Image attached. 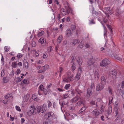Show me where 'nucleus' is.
I'll use <instances>...</instances> for the list:
<instances>
[{"mask_svg":"<svg viewBox=\"0 0 124 124\" xmlns=\"http://www.w3.org/2000/svg\"><path fill=\"white\" fill-rule=\"evenodd\" d=\"M64 5L66 9V13L65 15L69 14L70 13L72 15H74L73 10L70 7V5L67 1L64 2Z\"/></svg>","mask_w":124,"mask_h":124,"instance_id":"1","label":"nucleus"},{"mask_svg":"<svg viewBox=\"0 0 124 124\" xmlns=\"http://www.w3.org/2000/svg\"><path fill=\"white\" fill-rule=\"evenodd\" d=\"M95 85L93 83H92L87 90L86 95L88 97L90 96L93 93V91L95 88Z\"/></svg>","mask_w":124,"mask_h":124,"instance_id":"2","label":"nucleus"},{"mask_svg":"<svg viewBox=\"0 0 124 124\" xmlns=\"http://www.w3.org/2000/svg\"><path fill=\"white\" fill-rule=\"evenodd\" d=\"M47 105L46 104H44L43 106L41 107V106H38L37 107V111H35L36 112L39 113L40 112L43 113L45 112L47 109Z\"/></svg>","mask_w":124,"mask_h":124,"instance_id":"3","label":"nucleus"},{"mask_svg":"<svg viewBox=\"0 0 124 124\" xmlns=\"http://www.w3.org/2000/svg\"><path fill=\"white\" fill-rule=\"evenodd\" d=\"M111 62L109 58H106L102 60L100 63V65L101 67H105L110 64Z\"/></svg>","mask_w":124,"mask_h":124,"instance_id":"4","label":"nucleus"},{"mask_svg":"<svg viewBox=\"0 0 124 124\" xmlns=\"http://www.w3.org/2000/svg\"><path fill=\"white\" fill-rule=\"evenodd\" d=\"M37 111V109H35V107L34 106L32 105L31 106L30 110L28 111V112L30 113V114H35L38 113L36 112L35 111Z\"/></svg>","mask_w":124,"mask_h":124,"instance_id":"5","label":"nucleus"},{"mask_svg":"<svg viewBox=\"0 0 124 124\" xmlns=\"http://www.w3.org/2000/svg\"><path fill=\"white\" fill-rule=\"evenodd\" d=\"M73 76L72 75H69L67 78H64L63 79V81L66 82H69L72 80Z\"/></svg>","mask_w":124,"mask_h":124,"instance_id":"6","label":"nucleus"},{"mask_svg":"<svg viewBox=\"0 0 124 124\" xmlns=\"http://www.w3.org/2000/svg\"><path fill=\"white\" fill-rule=\"evenodd\" d=\"M92 114L95 117V118L98 117V115L100 114L98 110L96 109L94 110L92 112Z\"/></svg>","mask_w":124,"mask_h":124,"instance_id":"7","label":"nucleus"},{"mask_svg":"<svg viewBox=\"0 0 124 124\" xmlns=\"http://www.w3.org/2000/svg\"><path fill=\"white\" fill-rule=\"evenodd\" d=\"M54 114L52 112L46 113L44 115L45 117L46 118H48L51 117L53 116Z\"/></svg>","mask_w":124,"mask_h":124,"instance_id":"8","label":"nucleus"},{"mask_svg":"<svg viewBox=\"0 0 124 124\" xmlns=\"http://www.w3.org/2000/svg\"><path fill=\"white\" fill-rule=\"evenodd\" d=\"M104 85L101 84H97L96 86V90L98 91H101L103 88Z\"/></svg>","mask_w":124,"mask_h":124,"instance_id":"9","label":"nucleus"},{"mask_svg":"<svg viewBox=\"0 0 124 124\" xmlns=\"http://www.w3.org/2000/svg\"><path fill=\"white\" fill-rule=\"evenodd\" d=\"M94 62L93 58H91L88 61L87 64L88 65L91 66L93 65Z\"/></svg>","mask_w":124,"mask_h":124,"instance_id":"10","label":"nucleus"},{"mask_svg":"<svg viewBox=\"0 0 124 124\" xmlns=\"http://www.w3.org/2000/svg\"><path fill=\"white\" fill-rule=\"evenodd\" d=\"M90 104L92 106L95 105L96 107H98L99 105L98 102V101H97V102L96 103L95 101L92 100L90 102Z\"/></svg>","mask_w":124,"mask_h":124,"instance_id":"11","label":"nucleus"},{"mask_svg":"<svg viewBox=\"0 0 124 124\" xmlns=\"http://www.w3.org/2000/svg\"><path fill=\"white\" fill-rule=\"evenodd\" d=\"M118 89L120 90H121V88H124V81L119 83L118 85Z\"/></svg>","mask_w":124,"mask_h":124,"instance_id":"12","label":"nucleus"},{"mask_svg":"<svg viewBox=\"0 0 124 124\" xmlns=\"http://www.w3.org/2000/svg\"><path fill=\"white\" fill-rule=\"evenodd\" d=\"M116 72L115 70H113L112 71L110 72V76H112V77H116Z\"/></svg>","mask_w":124,"mask_h":124,"instance_id":"13","label":"nucleus"},{"mask_svg":"<svg viewBox=\"0 0 124 124\" xmlns=\"http://www.w3.org/2000/svg\"><path fill=\"white\" fill-rule=\"evenodd\" d=\"M106 79L105 77L104 76H102L101 78V84L102 85H105L106 84Z\"/></svg>","mask_w":124,"mask_h":124,"instance_id":"14","label":"nucleus"},{"mask_svg":"<svg viewBox=\"0 0 124 124\" xmlns=\"http://www.w3.org/2000/svg\"><path fill=\"white\" fill-rule=\"evenodd\" d=\"M66 35L67 37H69L70 36L72 32L71 31L70 29H68L66 31Z\"/></svg>","mask_w":124,"mask_h":124,"instance_id":"15","label":"nucleus"},{"mask_svg":"<svg viewBox=\"0 0 124 124\" xmlns=\"http://www.w3.org/2000/svg\"><path fill=\"white\" fill-rule=\"evenodd\" d=\"M112 111V108L111 107H108L107 111L106 116H108L111 113Z\"/></svg>","mask_w":124,"mask_h":124,"instance_id":"16","label":"nucleus"},{"mask_svg":"<svg viewBox=\"0 0 124 124\" xmlns=\"http://www.w3.org/2000/svg\"><path fill=\"white\" fill-rule=\"evenodd\" d=\"M79 97L77 96L75 97L71 100V102L72 103H75L78 100Z\"/></svg>","mask_w":124,"mask_h":124,"instance_id":"17","label":"nucleus"},{"mask_svg":"<svg viewBox=\"0 0 124 124\" xmlns=\"http://www.w3.org/2000/svg\"><path fill=\"white\" fill-rule=\"evenodd\" d=\"M80 42V40L78 39H73L72 43L73 44V45H75L76 44H78Z\"/></svg>","mask_w":124,"mask_h":124,"instance_id":"18","label":"nucleus"},{"mask_svg":"<svg viewBox=\"0 0 124 124\" xmlns=\"http://www.w3.org/2000/svg\"><path fill=\"white\" fill-rule=\"evenodd\" d=\"M109 93L111 95L112 94L113 91L112 90L111 87L110 86H109L108 88Z\"/></svg>","mask_w":124,"mask_h":124,"instance_id":"19","label":"nucleus"},{"mask_svg":"<svg viewBox=\"0 0 124 124\" xmlns=\"http://www.w3.org/2000/svg\"><path fill=\"white\" fill-rule=\"evenodd\" d=\"M99 73V71L98 70H96L94 73V76L95 78H96L97 77H98V75Z\"/></svg>","mask_w":124,"mask_h":124,"instance_id":"20","label":"nucleus"},{"mask_svg":"<svg viewBox=\"0 0 124 124\" xmlns=\"http://www.w3.org/2000/svg\"><path fill=\"white\" fill-rule=\"evenodd\" d=\"M62 35H60L59 36L57 39V41L59 43H60L61 42V41L62 39Z\"/></svg>","mask_w":124,"mask_h":124,"instance_id":"21","label":"nucleus"},{"mask_svg":"<svg viewBox=\"0 0 124 124\" xmlns=\"http://www.w3.org/2000/svg\"><path fill=\"white\" fill-rule=\"evenodd\" d=\"M32 97L33 99H34V100L37 101L39 100V99L37 98L36 94H35L33 95Z\"/></svg>","mask_w":124,"mask_h":124,"instance_id":"22","label":"nucleus"},{"mask_svg":"<svg viewBox=\"0 0 124 124\" xmlns=\"http://www.w3.org/2000/svg\"><path fill=\"white\" fill-rule=\"evenodd\" d=\"M29 97L30 95L29 94L27 95L24 98V101L26 102L29 99Z\"/></svg>","mask_w":124,"mask_h":124,"instance_id":"23","label":"nucleus"},{"mask_svg":"<svg viewBox=\"0 0 124 124\" xmlns=\"http://www.w3.org/2000/svg\"><path fill=\"white\" fill-rule=\"evenodd\" d=\"M17 65V64L16 62H13L11 66L14 68H16Z\"/></svg>","mask_w":124,"mask_h":124,"instance_id":"24","label":"nucleus"},{"mask_svg":"<svg viewBox=\"0 0 124 124\" xmlns=\"http://www.w3.org/2000/svg\"><path fill=\"white\" fill-rule=\"evenodd\" d=\"M86 108L85 106L82 107L79 110V113H81L85 111L86 109Z\"/></svg>","mask_w":124,"mask_h":124,"instance_id":"25","label":"nucleus"},{"mask_svg":"<svg viewBox=\"0 0 124 124\" xmlns=\"http://www.w3.org/2000/svg\"><path fill=\"white\" fill-rule=\"evenodd\" d=\"M82 67L81 66H79L78 69V71L77 73L79 74H81L82 71Z\"/></svg>","mask_w":124,"mask_h":124,"instance_id":"26","label":"nucleus"},{"mask_svg":"<svg viewBox=\"0 0 124 124\" xmlns=\"http://www.w3.org/2000/svg\"><path fill=\"white\" fill-rule=\"evenodd\" d=\"M24 63L23 64L24 66V67L26 69H27L28 68V62L26 61H25V62L24 61Z\"/></svg>","mask_w":124,"mask_h":124,"instance_id":"27","label":"nucleus"},{"mask_svg":"<svg viewBox=\"0 0 124 124\" xmlns=\"http://www.w3.org/2000/svg\"><path fill=\"white\" fill-rule=\"evenodd\" d=\"M81 74H79L77 73L76 75V79L77 80H78L80 78V76Z\"/></svg>","mask_w":124,"mask_h":124,"instance_id":"28","label":"nucleus"},{"mask_svg":"<svg viewBox=\"0 0 124 124\" xmlns=\"http://www.w3.org/2000/svg\"><path fill=\"white\" fill-rule=\"evenodd\" d=\"M83 42L82 41H81L80 42V44L78 45V47L81 49L83 47Z\"/></svg>","mask_w":124,"mask_h":124,"instance_id":"29","label":"nucleus"},{"mask_svg":"<svg viewBox=\"0 0 124 124\" xmlns=\"http://www.w3.org/2000/svg\"><path fill=\"white\" fill-rule=\"evenodd\" d=\"M76 65L73 62L72 65V66L71 68L72 71H73L76 69Z\"/></svg>","mask_w":124,"mask_h":124,"instance_id":"30","label":"nucleus"},{"mask_svg":"<svg viewBox=\"0 0 124 124\" xmlns=\"http://www.w3.org/2000/svg\"><path fill=\"white\" fill-rule=\"evenodd\" d=\"M83 102L81 101H78L77 102V103L75 105L76 106L80 105Z\"/></svg>","mask_w":124,"mask_h":124,"instance_id":"31","label":"nucleus"},{"mask_svg":"<svg viewBox=\"0 0 124 124\" xmlns=\"http://www.w3.org/2000/svg\"><path fill=\"white\" fill-rule=\"evenodd\" d=\"M119 108V107L117 108H115V114H116V115H115L116 116H117L118 114V112Z\"/></svg>","mask_w":124,"mask_h":124,"instance_id":"32","label":"nucleus"},{"mask_svg":"<svg viewBox=\"0 0 124 124\" xmlns=\"http://www.w3.org/2000/svg\"><path fill=\"white\" fill-rule=\"evenodd\" d=\"M39 89L40 91V90L42 91H43V90L45 89L43 87V86L42 85H40L39 87Z\"/></svg>","mask_w":124,"mask_h":124,"instance_id":"33","label":"nucleus"},{"mask_svg":"<svg viewBox=\"0 0 124 124\" xmlns=\"http://www.w3.org/2000/svg\"><path fill=\"white\" fill-rule=\"evenodd\" d=\"M70 27L72 31H73L76 28V26L74 25H71Z\"/></svg>","mask_w":124,"mask_h":124,"instance_id":"34","label":"nucleus"},{"mask_svg":"<svg viewBox=\"0 0 124 124\" xmlns=\"http://www.w3.org/2000/svg\"><path fill=\"white\" fill-rule=\"evenodd\" d=\"M29 81L27 79H24L23 81V83L27 84L29 83Z\"/></svg>","mask_w":124,"mask_h":124,"instance_id":"35","label":"nucleus"},{"mask_svg":"<svg viewBox=\"0 0 124 124\" xmlns=\"http://www.w3.org/2000/svg\"><path fill=\"white\" fill-rule=\"evenodd\" d=\"M104 107L102 105H101V110L100 111L101 112L104 111Z\"/></svg>","mask_w":124,"mask_h":124,"instance_id":"36","label":"nucleus"},{"mask_svg":"<svg viewBox=\"0 0 124 124\" xmlns=\"http://www.w3.org/2000/svg\"><path fill=\"white\" fill-rule=\"evenodd\" d=\"M44 31H42L38 33V37H40L42 36L43 34L44 33Z\"/></svg>","mask_w":124,"mask_h":124,"instance_id":"37","label":"nucleus"},{"mask_svg":"<svg viewBox=\"0 0 124 124\" xmlns=\"http://www.w3.org/2000/svg\"><path fill=\"white\" fill-rule=\"evenodd\" d=\"M8 78L7 77H4L3 78V82L4 83H6L7 82V80Z\"/></svg>","mask_w":124,"mask_h":124,"instance_id":"38","label":"nucleus"},{"mask_svg":"<svg viewBox=\"0 0 124 124\" xmlns=\"http://www.w3.org/2000/svg\"><path fill=\"white\" fill-rule=\"evenodd\" d=\"M70 86V84H66L64 87V88L66 90L68 89Z\"/></svg>","mask_w":124,"mask_h":124,"instance_id":"39","label":"nucleus"},{"mask_svg":"<svg viewBox=\"0 0 124 124\" xmlns=\"http://www.w3.org/2000/svg\"><path fill=\"white\" fill-rule=\"evenodd\" d=\"M39 41L40 43L42 44L44 43V39L42 38H41L40 39H39Z\"/></svg>","mask_w":124,"mask_h":124,"instance_id":"40","label":"nucleus"},{"mask_svg":"<svg viewBox=\"0 0 124 124\" xmlns=\"http://www.w3.org/2000/svg\"><path fill=\"white\" fill-rule=\"evenodd\" d=\"M120 120L119 117L117 116V117L115 119V123L118 122Z\"/></svg>","mask_w":124,"mask_h":124,"instance_id":"41","label":"nucleus"},{"mask_svg":"<svg viewBox=\"0 0 124 124\" xmlns=\"http://www.w3.org/2000/svg\"><path fill=\"white\" fill-rule=\"evenodd\" d=\"M77 64L79 65V66H80L82 65V63L80 61L79 59H78V60H77Z\"/></svg>","mask_w":124,"mask_h":124,"instance_id":"42","label":"nucleus"},{"mask_svg":"<svg viewBox=\"0 0 124 124\" xmlns=\"http://www.w3.org/2000/svg\"><path fill=\"white\" fill-rule=\"evenodd\" d=\"M95 23L93 19H92L91 20L89 21V24H95Z\"/></svg>","mask_w":124,"mask_h":124,"instance_id":"43","label":"nucleus"},{"mask_svg":"<svg viewBox=\"0 0 124 124\" xmlns=\"http://www.w3.org/2000/svg\"><path fill=\"white\" fill-rule=\"evenodd\" d=\"M105 10L106 12L108 13V12L110 11V8L109 7H106L105 8Z\"/></svg>","mask_w":124,"mask_h":124,"instance_id":"44","label":"nucleus"},{"mask_svg":"<svg viewBox=\"0 0 124 124\" xmlns=\"http://www.w3.org/2000/svg\"><path fill=\"white\" fill-rule=\"evenodd\" d=\"M16 108L17 110L19 111H20L21 110L20 107L17 106H16Z\"/></svg>","mask_w":124,"mask_h":124,"instance_id":"45","label":"nucleus"},{"mask_svg":"<svg viewBox=\"0 0 124 124\" xmlns=\"http://www.w3.org/2000/svg\"><path fill=\"white\" fill-rule=\"evenodd\" d=\"M76 91L78 93V94H81V93H82L81 91L78 89H76Z\"/></svg>","mask_w":124,"mask_h":124,"instance_id":"46","label":"nucleus"},{"mask_svg":"<svg viewBox=\"0 0 124 124\" xmlns=\"http://www.w3.org/2000/svg\"><path fill=\"white\" fill-rule=\"evenodd\" d=\"M16 82L17 83L20 82L22 80L20 77H17L16 78Z\"/></svg>","mask_w":124,"mask_h":124,"instance_id":"47","label":"nucleus"},{"mask_svg":"<svg viewBox=\"0 0 124 124\" xmlns=\"http://www.w3.org/2000/svg\"><path fill=\"white\" fill-rule=\"evenodd\" d=\"M43 67L45 69H47L49 68V66L47 65H46L45 66H43Z\"/></svg>","mask_w":124,"mask_h":124,"instance_id":"48","label":"nucleus"},{"mask_svg":"<svg viewBox=\"0 0 124 124\" xmlns=\"http://www.w3.org/2000/svg\"><path fill=\"white\" fill-rule=\"evenodd\" d=\"M45 95H46L47 94V92H48V91L46 89H45L43 90V91Z\"/></svg>","mask_w":124,"mask_h":124,"instance_id":"49","label":"nucleus"},{"mask_svg":"<svg viewBox=\"0 0 124 124\" xmlns=\"http://www.w3.org/2000/svg\"><path fill=\"white\" fill-rule=\"evenodd\" d=\"M61 11L62 12H63L64 13V14L65 15V14L66 13V10H65L64 8H62L61 9Z\"/></svg>","mask_w":124,"mask_h":124,"instance_id":"50","label":"nucleus"},{"mask_svg":"<svg viewBox=\"0 0 124 124\" xmlns=\"http://www.w3.org/2000/svg\"><path fill=\"white\" fill-rule=\"evenodd\" d=\"M36 45V42L34 41H33L32 43V47H34Z\"/></svg>","mask_w":124,"mask_h":124,"instance_id":"51","label":"nucleus"},{"mask_svg":"<svg viewBox=\"0 0 124 124\" xmlns=\"http://www.w3.org/2000/svg\"><path fill=\"white\" fill-rule=\"evenodd\" d=\"M60 76L61 75V74H62V71L63 70V68L62 67H60Z\"/></svg>","mask_w":124,"mask_h":124,"instance_id":"52","label":"nucleus"},{"mask_svg":"<svg viewBox=\"0 0 124 124\" xmlns=\"http://www.w3.org/2000/svg\"><path fill=\"white\" fill-rule=\"evenodd\" d=\"M22 55L21 53H18L17 55V56L18 58H21L22 57Z\"/></svg>","mask_w":124,"mask_h":124,"instance_id":"53","label":"nucleus"},{"mask_svg":"<svg viewBox=\"0 0 124 124\" xmlns=\"http://www.w3.org/2000/svg\"><path fill=\"white\" fill-rule=\"evenodd\" d=\"M43 58H47V55L46 53L45 54H43Z\"/></svg>","mask_w":124,"mask_h":124,"instance_id":"54","label":"nucleus"},{"mask_svg":"<svg viewBox=\"0 0 124 124\" xmlns=\"http://www.w3.org/2000/svg\"><path fill=\"white\" fill-rule=\"evenodd\" d=\"M52 84L51 83H50L48 85L47 87V89H48V88L51 87L52 86Z\"/></svg>","mask_w":124,"mask_h":124,"instance_id":"55","label":"nucleus"},{"mask_svg":"<svg viewBox=\"0 0 124 124\" xmlns=\"http://www.w3.org/2000/svg\"><path fill=\"white\" fill-rule=\"evenodd\" d=\"M4 49L5 52H8L9 51L8 47L7 46H5V47Z\"/></svg>","mask_w":124,"mask_h":124,"instance_id":"56","label":"nucleus"},{"mask_svg":"<svg viewBox=\"0 0 124 124\" xmlns=\"http://www.w3.org/2000/svg\"><path fill=\"white\" fill-rule=\"evenodd\" d=\"M112 100H113V98L112 97H110L109 98V104H110L112 102Z\"/></svg>","mask_w":124,"mask_h":124,"instance_id":"57","label":"nucleus"},{"mask_svg":"<svg viewBox=\"0 0 124 124\" xmlns=\"http://www.w3.org/2000/svg\"><path fill=\"white\" fill-rule=\"evenodd\" d=\"M72 59V62H73L74 61L75 59V56H72V57L71 58Z\"/></svg>","mask_w":124,"mask_h":124,"instance_id":"58","label":"nucleus"},{"mask_svg":"<svg viewBox=\"0 0 124 124\" xmlns=\"http://www.w3.org/2000/svg\"><path fill=\"white\" fill-rule=\"evenodd\" d=\"M4 75V70H2L1 72V77H3Z\"/></svg>","mask_w":124,"mask_h":124,"instance_id":"59","label":"nucleus"},{"mask_svg":"<svg viewBox=\"0 0 124 124\" xmlns=\"http://www.w3.org/2000/svg\"><path fill=\"white\" fill-rule=\"evenodd\" d=\"M1 60L2 62L3 63V64H4V59L3 58V56H2V58Z\"/></svg>","mask_w":124,"mask_h":124,"instance_id":"60","label":"nucleus"},{"mask_svg":"<svg viewBox=\"0 0 124 124\" xmlns=\"http://www.w3.org/2000/svg\"><path fill=\"white\" fill-rule=\"evenodd\" d=\"M65 104V102L64 101H63L61 103V108H62V107H63L64 106Z\"/></svg>","mask_w":124,"mask_h":124,"instance_id":"61","label":"nucleus"},{"mask_svg":"<svg viewBox=\"0 0 124 124\" xmlns=\"http://www.w3.org/2000/svg\"><path fill=\"white\" fill-rule=\"evenodd\" d=\"M85 46L86 48H88L89 47L90 45L89 44L86 43L85 45Z\"/></svg>","mask_w":124,"mask_h":124,"instance_id":"62","label":"nucleus"},{"mask_svg":"<svg viewBox=\"0 0 124 124\" xmlns=\"http://www.w3.org/2000/svg\"><path fill=\"white\" fill-rule=\"evenodd\" d=\"M21 72L20 70L19 69H18L16 71V72L18 74H19Z\"/></svg>","mask_w":124,"mask_h":124,"instance_id":"63","label":"nucleus"},{"mask_svg":"<svg viewBox=\"0 0 124 124\" xmlns=\"http://www.w3.org/2000/svg\"><path fill=\"white\" fill-rule=\"evenodd\" d=\"M8 101V100H4L3 101V102L5 104H6L7 103V102Z\"/></svg>","mask_w":124,"mask_h":124,"instance_id":"64","label":"nucleus"}]
</instances>
